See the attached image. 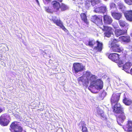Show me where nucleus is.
<instances>
[{
  "label": "nucleus",
  "mask_w": 132,
  "mask_h": 132,
  "mask_svg": "<svg viewBox=\"0 0 132 132\" xmlns=\"http://www.w3.org/2000/svg\"><path fill=\"white\" fill-rule=\"evenodd\" d=\"M83 76L78 78V80L79 83L80 85H87L88 84V81Z\"/></svg>",
  "instance_id": "10"
},
{
  "label": "nucleus",
  "mask_w": 132,
  "mask_h": 132,
  "mask_svg": "<svg viewBox=\"0 0 132 132\" xmlns=\"http://www.w3.org/2000/svg\"><path fill=\"white\" fill-rule=\"evenodd\" d=\"M125 131L130 132L132 131V121L129 120L128 121L125 127L123 128Z\"/></svg>",
  "instance_id": "11"
},
{
  "label": "nucleus",
  "mask_w": 132,
  "mask_h": 132,
  "mask_svg": "<svg viewBox=\"0 0 132 132\" xmlns=\"http://www.w3.org/2000/svg\"><path fill=\"white\" fill-rule=\"evenodd\" d=\"M24 132H26V131H24Z\"/></svg>",
  "instance_id": "44"
},
{
  "label": "nucleus",
  "mask_w": 132,
  "mask_h": 132,
  "mask_svg": "<svg viewBox=\"0 0 132 132\" xmlns=\"http://www.w3.org/2000/svg\"><path fill=\"white\" fill-rule=\"evenodd\" d=\"M110 7L111 9L113 8H116V5L115 4L113 3H111L110 4Z\"/></svg>",
  "instance_id": "36"
},
{
  "label": "nucleus",
  "mask_w": 132,
  "mask_h": 132,
  "mask_svg": "<svg viewBox=\"0 0 132 132\" xmlns=\"http://www.w3.org/2000/svg\"><path fill=\"white\" fill-rule=\"evenodd\" d=\"M126 19L130 21H132V11H127L124 13Z\"/></svg>",
  "instance_id": "14"
},
{
  "label": "nucleus",
  "mask_w": 132,
  "mask_h": 132,
  "mask_svg": "<svg viewBox=\"0 0 132 132\" xmlns=\"http://www.w3.org/2000/svg\"><path fill=\"white\" fill-rule=\"evenodd\" d=\"M103 111L102 110L99 109L97 110V114L99 116L102 117L103 116Z\"/></svg>",
  "instance_id": "33"
},
{
  "label": "nucleus",
  "mask_w": 132,
  "mask_h": 132,
  "mask_svg": "<svg viewBox=\"0 0 132 132\" xmlns=\"http://www.w3.org/2000/svg\"><path fill=\"white\" fill-rule=\"evenodd\" d=\"M100 13H104L107 11L106 7V6L103 5V6L101 7Z\"/></svg>",
  "instance_id": "30"
},
{
  "label": "nucleus",
  "mask_w": 132,
  "mask_h": 132,
  "mask_svg": "<svg viewBox=\"0 0 132 132\" xmlns=\"http://www.w3.org/2000/svg\"><path fill=\"white\" fill-rule=\"evenodd\" d=\"M99 27L101 29L105 31V32L113 30V29L111 28L108 26H103V27Z\"/></svg>",
  "instance_id": "21"
},
{
  "label": "nucleus",
  "mask_w": 132,
  "mask_h": 132,
  "mask_svg": "<svg viewBox=\"0 0 132 132\" xmlns=\"http://www.w3.org/2000/svg\"><path fill=\"white\" fill-rule=\"evenodd\" d=\"M119 23L120 26L122 27L127 26H128V24L127 23L122 20H119Z\"/></svg>",
  "instance_id": "25"
},
{
  "label": "nucleus",
  "mask_w": 132,
  "mask_h": 132,
  "mask_svg": "<svg viewBox=\"0 0 132 132\" xmlns=\"http://www.w3.org/2000/svg\"><path fill=\"white\" fill-rule=\"evenodd\" d=\"M114 105L113 111L115 113L119 114L118 117L117 121L119 125L122 126L126 118L123 111V109L119 103H117Z\"/></svg>",
  "instance_id": "1"
},
{
  "label": "nucleus",
  "mask_w": 132,
  "mask_h": 132,
  "mask_svg": "<svg viewBox=\"0 0 132 132\" xmlns=\"http://www.w3.org/2000/svg\"><path fill=\"white\" fill-rule=\"evenodd\" d=\"M120 95L119 93L113 94L112 95L111 99V102L112 105L119 103L118 102L119 101Z\"/></svg>",
  "instance_id": "9"
},
{
  "label": "nucleus",
  "mask_w": 132,
  "mask_h": 132,
  "mask_svg": "<svg viewBox=\"0 0 132 132\" xmlns=\"http://www.w3.org/2000/svg\"><path fill=\"white\" fill-rule=\"evenodd\" d=\"M123 102L127 105H130L132 103V101L130 99L124 97L123 100Z\"/></svg>",
  "instance_id": "19"
},
{
  "label": "nucleus",
  "mask_w": 132,
  "mask_h": 132,
  "mask_svg": "<svg viewBox=\"0 0 132 132\" xmlns=\"http://www.w3.org/2000/svg\"><path fill=\"white\" fill-rule=\"evenodd\" d=\"M103 19L104 23L107 24H111L113 21V20L111 17L107 15L104 16Z\"/></svg>",
  "instance_id": "12"
},
{
  "label": "nucleus",
  "mask_w": 132,
  "mask_h": 132,
  "mask_svg": "<svg viewBox=\"0 0 132 132\" xmlns=\"http://www.w3.org/2000/svg\"><path fill=\"white\" fill-rule=\"evenodd\" d=\"M81 18L82 20H83L85 23H87V19L86 15L85 13H82L80 14Z\"/></svg>",
  "instance_id": "27"
},
{
  "label": "nucleus",
  "mask_w": 132,
  "mask_h": 132,
  "mask_svg": "<svg viewBox=\"0 0 132 132\" xmlns=\"http://www.w3.org/2000/svg\"><path fill=\"white\" fill-rule=\"evenodd\" d=\"M132 65V63L130 62H128L126 63L124 65H123V69L127 73L129 72L128 70L130 67Z\"/></svg>",
  "instance_id": "15"
},
{
  "label": "nucleus",
  "mask_w": 132,
  "mask_h": 132,
  "mask_svg": "<svg viewBox=\"0 0 132 132\" xmlns=\"http://www.w3.org/2000/svg\"><path fill=\"white\" fill-rule=\"evenodd\" d=\"M36 1H37V3H38V4H39V2L38 1V0H36Z\"/></svg>",
  "instance_id": "42"
},
{
  "label": "nucleus",
  "mask_w": 132,
  "mask_h": 132,
  "mask_svg": "<svg viewBox=\"0 0 132 132\" xmlns=\"http://www.w3.org/2000/svg\"><path fill=\"white\" fill-rule=\"evenodd\" d=\"M73 67V71L76 73L85 69V66L79 63H74Z\"/></svg>",
  "instance_id": "4"
},
{
  "label": "nucleus",
  "mask_w": 132,
  "mask_h": 132,
  "mask_svg": "<svg viewBox=\"0 0 132 132\" xmlns=\"http://www.w3.org/2000/svg\"><path fill=\"white\" fill-rule=\"evenodd\" d=\"M104 35V36L107 37H110L111 35H113V30L110 31L108 32H105Z\"/></svg>",
  "instance_id": "29"
},
{
  "label": "nucleus",
  "mask_w": 132,
  "mask_h": 132,
  "mask_svg": "<svg viewBox=\"0 0 132 132\" xmlns=\"http://www.w3.org/2000/svg\"><path fill=\"white\" fill-rule=\"evenodd\" d=\"M95 21L96 24H97L98 26H102V22L101 19L96 17Z\"/></svg>",
  "instance_id": "23"
},
{
  "label": "nucleus",
  "mask_w": 132,
  "mask_h": 132,
  "mask_svg": "<svg viewBox=\"0 0 132 132\" xmlns=\"http://www.w3.org/2000/svg\"><path fill=\"white\" fill-rule=\"evenodd\" d=\"M92 74H91L90 72L88 71H85L83 73V76L85 78H86V79L88 80V78H89Z\"/></svg>",
  "instance_id": "22"
},
{
  "label": "nucleus",
  "mask_w": 132,
  "mask_h": 132,
  "mask_svg": "<svg viewBox=\"0 0 132 132\" xmlns=\"http://www.w3.org/2000/svg\"><path fill=\"white\" fill-rule=\"evenodd\" d=\"M45 8L47 12H51L50 9L48 7H45Z\"/></svg>",
  "instance_id": "37"
},
{
  "label": "nucleus",
  "mask_w": 132,
  "mask_h": 132,
  "mask_svg": "<svg viewBox=\"0 0 132 132\" xmlns=\"http://www.w3.org/2000/svg\"><path fill=\"white\" fill-rule=\"evenodd\" d=\"M115 33L116 36L117 37L125 34L126 33L124 30H121L120 29L116 30Z\"/></svg>",
  "instance_id": "17"
},
{
  "label": "nucleus",
  "mask_w": 132,
  "mask_h": 132,
  "mask_svg": "<svg viewBox=\"0 0 132 132\" xmlns=\"http://www.w3.org/2000/svg\"><path fill=\"white\" fill-rule=\"evenodd\" d=\"M131 35L132 37V33L131 34Z\"/></svg>",
  "instance_id": "43"
},
{
  "label": "nucleus",
  "mask_w": 132,
  "mask_h": 132,
  "mask_svg": "<svg viewBox=\"0 0 132 132\" xmlns=\"http://www.w3.org/2000/svg\"><path fill=\"white\" fill-rule=\"evenodd\" d=\"M112 15L115 19L119 20L122 16V14L120 13L113 12L111 13Z\"/></svg>",
  "instance_id": "18"
},
{
  "label": "nucleus",
  "mask_w": 132,
  "mask_h": 132,
  "mask_svg": "<svg viewBox=\"0 0 132 132\" xmlns=\"http://www.w3.org/2000/svg\"><path fill=\"white\" fill-rule=\"evenodd\" d=\"M130 73L132 75V68L131 69L130 71Z\"/></svg>",
  "instance_id": "40"
},
{
  "label": "nucleus",
  "mask_w": 132,
  "mask_h": 132,
  "mask_svg": "<svg viewBox=\"0 0 132 132\" xmlns=\"http://www.w3.org/2000/svg\"><path fill=\"white\" fill-rule=\"evenodd\" d=\"M118 6L119 7V8L120 9H121L122 10H123L125 8V6L123 5V4L122 3H118Z\"/></svg>",
  "instance_id": "32"
},
{
  "label": "nucleus",
  "mask_w": 132,
  "mask_h": 132,
  "mask_svg": "<svg viewBox=\"0 0 132 132\" xmlns=\"http://www.w3.org/2000/svg\"><path fill=\"white\" fill-rule=\"evenodd\" d=\"M2 111V109H0V113H1Z\"/></svg>",
  "instance_id": "41"
},
{
  "label": "nucleus",
  "mask_w": 132,
  "mask_h": 132,
  "mask_svg": "<svg viewBox=\"0 0 132 132\" xmlns=\"http://www.w3.org/2000/svg\"><path fill=\"white\" fill-rule=\"evenodd\" d=\"M52 20L57 25L60 27L64 31H66L67 29L63 26L61 20L56 18L55 16H52Z\"/></svg>",
  "instance_id": "8"
},
{
  "label": "nucleus",
  "mask_w": 132,
  "mask_h": 132,
  "mask_svg": "<svg viewBox=\"0 0 132 132\" xmlns=\"http://www.w3.org/2000/svg\"><path fill=\"white\" fill-rule=\"evenodd\" d=\"M118 41L115 39H113V40L112 41V42L111 44H116V43H117Z\"/></svg>",
  "instance_id": "38"
},
{
  "label": "nucleus",
  "mask_w": 132,
  "mask_h": 132,
  "mask_svg": "<svg viewBox=\"0 0 132 132\" xmlns=\"http://www.w3.org/2000/svg\"><path fill=\"white\" fill-rule=\"evenodd\" d=\"M96 42L97 43V46L95 47L94 50L100 52L103 48V44L102 43L98 41H97Z\"/></svg>",
  "instance_id": "16"
},
{
  "label": "nucleus",
  "mask_w": 132,
  "mask_h": 132,
  "mask_svg": "<svg viewBox=\"0 0 132 132\" xmlns=\"http://www.w3.org/2000/svg\"><path fill=\"white\" fill-rule=\"evenodd\" d=\"M52 4L55 11H57L59 10L60 8V4L59 2L55 1H53L52 2Z\"/></svg>",
  "instance_id": "13"
},
{
  "label": "nucleus",
  "mask_w": 132,
  "mask_h": 132,
  "mask_svg": "<svg viewBox=\"0 0 132 132\" xmlns=\"http://www.w3.org/2000/svg\"><path fill=\"white\" fill-rule=\"evenodd\" d=\"M95 44V42L93 39L89 40L88 42V45L90 46H92Z\"/></svg>",
  "instance_id": "31"
},
{
  "label": "nucleus",
  "mask_w": 132,
  "mask_h": 132,
  "mask_svg": "<svg viewBox=\"0 0 132 132\" xmlns=\"http://www.w3.org/2000/svg\"><path fill=\"white\" fill-rule=\"evenodd\" d=\"M81 128L83 132H88L87 128L85 127V122L84 121H82L81 122Z\"/></svg>",
  "instance_id": "26"
},
{
  "label": "nucleus",
  "mask_w": 132,
  "mask_h": 132,
  "mask_svg": "<svg viewBox=\"0 0 132 132\" xmlns=\"http://www.w3.org/2000/svg\"><path fill=\"white\" fill-rule=\"evenodd\" d=\"M120 39L123 42L128 43L130 41V39L129 36H124L120 37Z\"/></svg>",
  "instance_id": "20"
},
{
  "label": "nucleus",
  "mask_w": 132,
  "mask_h": 132,
  "mask_svg": "<svg viewBox=\"0 0 132 132\" xmlns=\"http://www.w3.org/2000/svg\"><path fill=\"white\" fill-rule=\"evenodd\" d=\"M94 12L96 13H100V9L101 7H98L97 8H95L94 7Z\"/></svg>",
  "instance_id": "34"
},
{
  "label": "nucleus",
  "mask_w": 132,
  "mask_h": 132,
  "mask_svg": "<svg viewBox=\"0 0 132 132\" xmlns=\"http://www.w3.org/2000/svg\"><path fill=\"white\" fill-rule=\"evenodd\" d=\"M109 47L111 51L114 52H120L123 50V48L118 44H111Z\"/></svg>",
  "instance_id": "7"
},
{
  "label": "nucleus",
  "mask_w": 132,
  "mask_h": 132,
  "mask_svg": "<svg viewBox=\"0 0 132 132\" xmlns=\"http://www.w3.org/2000/svg\"><path fill=\"white\" fill-rule=\"evenodd\" d=\"M9 116L6 114H3L0 117V124L3 126L7 125L10 121Z\"/></svg>",
  "instance_id": "6"
},
{
  "label": "nucleus",
  "mask_w": 132,
  "mask_h": 132,
  "mask_svg": "<svg viewBox=\"0 0 132 132\" xmlns=\"http://www.w3.org/2000/svg\"><path fill=\"white\" fill-rule=\"evenodd\" d=\"M108 57L112 61L115 62H116L118 63V65L119 67L122 66L124 63L123 61L120 60H119V54L116 53L110 54L109 55Z\"/></svg>",
  "instance_id": "2"
},
{
  "label": "nucleus",
  "mask_w": 132,
  "mask_h": 132,
  "mask_svg": "<svg viewBox=\"0 0 132 132\" xmlns=\"http://www.w3.org/2000/svg\"><path fill=\"white\" fill-rule=\"evenodd\" d=\"M17 122H14L12 123L10 126L11 128L10 129L11 132H21L22 130V128L18 124Z\"/></svg>",
  "instance_id": "3"
},
{
  "label": "nucleus",
  "mask_w": 132,
  "mask_h": 132,
  "mask_svg": "<svg viewBox=\"0 0 132 132\" xmlns=\"http://www.w3.org/2000/svg\"><path fill=\"white\" fill-rule=\"evenodd\" d=\"M88 82L90 81L91 84L92 82L94 81H95V80L96 79V77L94 75L92 74L91 76H90L89 78H88Z\"/></svg>",
  "instance_id": "24"
},
{
  "label": "nucleus",
  "mask_w": 132,
  "mask_h": 132,
  "mask_svg": "<svg viewBox=\"0 0 132 132\" xmlns=\"http://www.w3.org/2000/svg\"><path fill=\"white\" fill-rule=\"evenodd\" d=\"M90 87H94L97 89H101L103 86V82L100 79H97L95 81H94L90 84Z\"/></svg>",
  "instance_id": "5"
},
{
  "label": "nucleus",
  "mask_w": 132,
  "mask_h": 132,
  "mask_svg": "<svg viewBox=\"0 0 132 132\" xmlns=\"http://www.w3.org/2000/svg\"><path fill=\"white\" fill-rule=\"evenodd\" d=\"M60 8L62 11H65L68 9V7L63 3H62L60 5Z\"/></svg>",
  "instance_id": "28"
},
{
  "label": "nucleus",
  "mask_w": 132,
  "mask_h": 132,
  "mask_svg": "<svg viewBox=\"0 0 132 132\" xmlns=\"http://www.w3.org/2000/svg\"><path fill=\"white\" fill-rule=\"evenodd\" d=\"M126 3L129 5L132 4V0H124Z\"/></svg>",
  "instance_id": "35"
},
{
  "label": "nucleus",
  "mask_w": 132,
  "mask_h": 132,
  "mask_svg": "<svg viewBox=\"0 0 132 132\" xmlns=\"http://www.w3.org/2000/svg\"><path fill=\"white\" fill-rule=\"evenodd\" d=\"M106 95V93L105 92H103L101 94V96L103 97H104Z\"/></svg>",
  "instance_id": "39"
}]
</instances>
